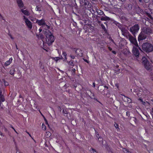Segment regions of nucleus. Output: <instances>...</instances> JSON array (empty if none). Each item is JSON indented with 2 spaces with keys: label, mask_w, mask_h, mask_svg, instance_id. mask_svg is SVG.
I'll return each instance as SVG.
<instances>
[{
  "label": "nucleus",
  "mask_w": 153,
  "mask_h": 153,
  "mask_svg": "<svg viewBox=\"0 0 153 153\" xmlns=\"http://www.w3.org/2000/svg\"><path fill=\"white\" fill-rule=\"evenodd\" d=\"M122 34L127 39H128L131 43L134 45H137L136 40L129 32L128 30L125 27L120 28Z\"/></svg>",
  "instance_id": "obj_1"
},
{
  "label": "nucleus",
  "mask_w": 153,
  "mask_h": 153,
  "mask_svg": "<svg viewBox=\"0 0 153 153\" xmlns=\"http://www.w3.org/2000/svg\"><path fill=\"white\" fill-rule=\"evenodd\" d=\"M43 32L46 36V42L49 45H51L53 42L54 40V36L52 34L51 32L48 30H46L45 31L43 30Z\"/></svg>",
  "instance_id": "obj_2"
},
{
  "label": "nucleus",
  "mask_w": 153,
  "mask_h": 153,
  "mask_svg": "<svg viewBox=\"0 0 153 153\" xmlns=\"http://www.w3.org/2000/svg\"><path fill=\"white\" fill-rule=\"evenodd\" d=\"M142 63L143 65L145 68L148 71H152L153 64L151 62H149L145 57L142 58Z\"/></svg>",
  "instance_id": "obj_3"
},
{
  "label": "nucleus",
  "mask_w": 153,
  "mask_h": 153,
  "mask_svg": "<svg viewBox=\"0 0 153 153\" xmlns=\"http://www.w3.org/2000/svg\"><path fill=\"white\" fill-rule=\"evenodd\" d=\"M143 50L146 52H150L153 51V45L149 43H145L142 45Z\"/></svg>",
  "instance_id": "obj_4"
},
{
  "label": "nucleus",
  "mask_w": 153,
  "mask_h": 153,
  "mask_svg": "<svg viewBox=\"0 0 153 153\" xmlns=\"http://www.w3.org/2000/svg\"><path fill=\"white\" fill-rule=\"evenodd\" d=\"M139 29V25L138 24H136L130 27L129 30L133 35L135 36V34L138 32Z\"/></svg>",
  "instance_id": "obj_5"
},
{
  "label": "nucleus",
  "mask_w": 153,
  "mask_h": 153,
  "mask_svg": "<svg viewBox=\"0 0 153 153\" xmlns=\"http://www.w3.org/2000/svg\"><path fill=\"white\" fill-rule=\"evenodd\" d=\"M80 3L81 5L84 7L85 8H90L92 5L90 2L87 0H80Z\"/></svg>",
  "instance_id": "obj_6"
},
{
  "label": "nucleus",
  "mask_w": 153,
  "mask_h": 153,
  "mask_svg": "<svg viewBox=\"0 0 153 153\" xmlns=\"http://www.w3.org/2000/svg\"><path fill=\"white\" fill-rule=\"evenodd\" d=\"M142 31L147 36L149 35L152 33V30L149 27H144L142 29Z\"/></svg>",
  "instance_id": "obj_7"
},
{
  "label": "nucleus",
  "mask_w": 153,
  "mask_h": 153,
  "mask_svg": "<svg viewBox=\"0 0 153 153\" xmlns=\"http://www.w3.org/2000/svg\"><path fill=\"white\" fill-rule=\"evenodd\" d=\"M147 36L142 31H141V33L139 35L138 37V40L139 41L145 39L147 37Z\"/></svg>",
  "instance_id": "obj_8"
},
{
  "label": "nucleus",
  "mask_w": 153,
  "mask_h": 153,
  "mask_svg": "<svg viewBox=\"0 0 153 153\" xmlns=\"http://www.w3.org/2000/svg\"><path fill=\"white\" fill-rule=\"evenodd\" d=\"M132 52L135 56L138 57L139 56V53L138 48L135 47H134L132 49Z\"/></svg>",
  "instance_id": "obj_9"
},
{
  "label": "nucleus",
  "mask_w": 153,
  "mask_h": 153,
  "mask_svg": "<svg viewBox=\"0 0 153 153\" xmlns=\"http://www.w3.org/2000/svg\"><path fill=\"white\" fill-rule=\"evenodd\" d=\"M36 23L38 24L39 26H44L46 25V23L44 19H42L40 20L36 19Z\"/></svg>",
  "instance_id": "obj_10"
},
{
  "label": "nucleus",
  "mask_w": 153,
  "mask_h": 153,
  "mask_svg": "<svg viewBox=\"0 0 153 153\" xmlns=\"http://www.w3.org/2000/svg\"><path fill=\"white\" fill-rule=\"evenodd\" d=\"M26 24L30 30L32 28V25L31 22L29 20H27V21L25 22Z\"/></svg>",
  "instance_id": "obj_11"
},
{
  "label": "nucleus",
  "mask_w": 153,
  "mask_h": 153,
  "mask_svg": "<svg viewBox=\"0 0 153 153\" xmlns=\"http://www.w3.org/2000/svg\"><path fill=\"white\" fill-rule=\"evenodd\" d=\"M95 9L98 15L100 16H102V15L105 16V14L102 10L100 9H98L96 7L95 8Z\"/></svg>",
  "instance_id": "obj_12"
},
{
  "label": "nucleus",
  "mask_w": 153,
  "mask_h": 153,
  "mask_svg": "<svg viewBox=\"0 0 153 153\" xmlns=\"http://www.w3.org/2000/svg\"><path fill=\"white\" fill-rule=\"evenodd\" d=\"M75 52L77 55H79L80 56H82V51L79 49H76L75 51Z\"/></svg>",
  "instance_id": "obj_13"
},
{
  "label": "nucleus",
  "mask_w": 153,
  "mask_h": 153,
  "mask_svg": "<svg viewBox=\"0 0 153 153\" xmlns=\"http://www.w3.org/2000/svg\"><path fill=\"white\" fill-rule=\"evenodd\" d=\"M17 3L19 7L22 8L24 6V4L22 0H17Z\"/></svg>",
  "instance_id": "obj_14"
},
{
  "label": "nucleus",
  "mask_w": 153,
  "mask_h": 153,
  "mask_svg": "<svg viewBox=\"0 0 153 153\" xmlns=\"http://www.w3.org/2000/svg\"><path fill=\"white\" fill-rule=\"evenodd\" d=\"M100 20L101 21H108V20H110V18H109V17L105 15L104 16H102Z\"/></svg>",
  "instance_id": "obj_15"
},
{
  "label": "nucleus",
  "mask_w": 153,
  "mask_h": 153,
  "mask_svg": "<svg viewBox=\"0 0 153 153\" xmlns=\"http://www.w3.org/2000/svg\"><path fill=\"white\" fill-rule=\"evenodd\" d=\"M101 94H103L104 96L105 97H107L108 98L110 96V94L109 92H108L107 94H105V91L104 90L102 91H101Z\"/></svg>",
  "instance_id": "obj_16"
},
{
  "label": "nucleus",
  "mask_w": 153,
  "mask_h": 153,
  "mask_svg": "<svg viewBox=\"0 0 153 153\" xmlns=\"http://www.w3.org/2000/svg\"><path fill=\"white\" fill-rule=\"evenodd\" d=\"M122 95H123L124 97V100H125L126 99H127V100H125V101L127 102L128 103H131L132 102V100L131 99L128 97L125 96L124 95L122 94Z\"/></svg>",
  "instance_id": "obj_17"
},
{
  "label": "nucleus",
  "mask_w": 153,
  "mask_h": 153,
  "mask_svg": "<svg viewBox=\"0 0 153 153\" xmlns=\"http://www.w3.org/2000/svg\"><path fill=\"white\" fill-rule=\"evenodd\" d=\"M12 58H10L8 61H6L4 65L6 66L9 65L12 62Z\"/></svg>",
  "instance_id": "obj_18"
},
{
  "label": "nucleus",
  "mask_w": 153,
  "mask_h": 153,
  "mask_svg": "<svg viewBox=\"0 0 153 153\" xmlns=\"http://www.w3.org/2000/svg\"><path fill=\"white\" fill-rule=\"evenodd\" d=\"M21 11L22 12L24 13L25 15L28 16L29 15V12L27 10H24L22 9L21 10Z\"/></svg>",
  "instance_id": "obj_19"
},
{
  "label": "nucleus",
  "mask_w": 153,
  "mask_h": 153,
  "mask_svg": "<svg viewBox=\"0 0 153 153\" xmlns=\"http://www.w3.org/2000/svg\"><path fill=\"white\" fill-rule=\"evenodd\" d=\"M15 72V69L14 68H12L10 71V74L13 76L14 75V72Z\"/></svg>",
  "instance_id": "obj_20"
},
{
  "label": "nucleus",
  "mask_w": 153,
  "mask_h": 153,
  "mask_svg": "<svg viewBox=\"0 0 153 153\" xmlns=\"http://www.w3.org/2000/svg\"><path fill=\"white\" fill-rule=\"evenodd\" d=\"M36 10L38 11H41L42 10V6L41 5H38L36 7Z\"/></svg>",
  "instance_id": "obj_21"
},
{
  "label": "nucleus",
  "mask_w": 153,
  "mask_h": 153,
  "mask_svg": "<svg viewBox=\"0 0 153 153\" xmlns=\"http://www.w3.org/2000/svg\"><path fill=\"white\" fill-rule=\"evenodd\" d=\"M62 57H56L55 58H54L53 59L56 62H57L60 59H62Z\"/></svg>",
  "instance_id": "obj_22"
},
{
  "label": "nucleus",
  "mask_w": 153,
  "mask_h": 153,
  "mask_svg": "<svg viewBox=\"0 0 153 153\" xmlns=\"http://www.w3.org/2000/svg\"><path fill=\"white\" fill-rule=\"evenodd\" d=\"M146 14L151 19L152 21H153V18L151 16V15L150 14V13H146Z\"/></svg>",
  "instance_id": "obj_23"
},
{
  "label": "nucleus",
  "mask_w": 153,
  "mask_h": 153,
  "mask_svg": "<svg viewBox=\"0 0 153 153\" xmlns=\"http://www.w3.org/2000/svg\"><path fill=\"white\" fill-rule=\"evenodd\" d=\"M142 104L145 105H149V103L147 102H145L143 101L142 102Z\"/></svg>",
  "instance_id": "obj_24"
},
{
  "label": "nucleus",
  "mask_w": 153,
  "mask_h": 153,
  "mask_svg": "<svg viewBox=\"0 0 153 153\" xmlns=\"http://www.w3.org/2000/svg\"><path fill=\"white\" fill-rule=\"evenodd\" d=\"M0 98L1 101L3 102L4 101L5 99H4V97L3 95L0 96Z\"/></svg>",
  "instance_id": "obj_25"
},
{
  "label": "nucleus",
  "mask_w": 153,
  "mask_h": 153,
  "mask_svg": "<svg viewBox=\"0 0 153 153\" xmlns=\"http://www.w3.org/2000/svg\"><path fill=\"white\" fill-rule=\"evenodd\" d=\"M62 112L63 114H68V112L66 108H64L62 110Z\"/></svg>",
  "instance_id": "obj_26"
},
{
  "label": "nucleus",
  "mask_w": 153,
  "mask_h": 153,
  "mask_svg": "<svg viewBox=\"0 0 153 153\" xmlns=\"http://www.w3.org/2000/svg\"><path fill=\"white\" fill-rule=\"evenodd\" d=\"M2 81L4 82V84L5 86H7L9 84L8 82L6 81L4 79H3Z\"/></svg>",
  "instance_id": "obj_27"
},
{
  "label": "nucleus",
  "mask_w": 153,
  "mask_h": 153,
  "mask_svg": "<svg viewBox=\"0 0 153 153\" xmlns=\"http://www.w3.org/2000/svg\"><path fill=\"white\" fill-rule=\"evenodd\" d=\"M123 151L125 152L126 153H131V152H130L126 148H123Z\"/></svg>",
  "instance_id": "obj_28"
},
{
  "label": "nucleus",
  "mask_w": 153,
  "mask_h": 153,
  "mask_svg": "<svg viewBox=\"0 0 153 153\" xmlns=\"http://www.w3.org/2000/svg\"><path fill=\"white\" fill-rule=\"evenodd\" d=\"M69 64L70 65H71V66H73L74 65V61L73 60H71L69 62Z\"/></svg>",
  "instance_id": "obj_29"
},
{
  "label": "nucleus",
  "mask_w": 153,
  "mask_h": 153,
  "mask_svg": "<svg viewBox=\"0 0 153 153\" xmlns=\"http://www.w3.org/2000/svg\"><path fill=\"white\" fill-rule=\"evenodd\" d=\"M104 87L105 88H106V89H107L108 88V87L106 85L104 86ZM100 88H101L100 89V91L101 92V91H101V90H103V87L102 86V87H100Z\"/></svg>",
  "instance_id": "obj_30"
},
{
  "label": "nucleus",
  "mask_w": 153,
  "mask_h": 153,
  "mask_svg": "<svg viewBox=\"0 0 153 153\" xmlns=\"http://www.w3.org/2000/svg\"><path fill=\"white\" fill-rule=\"evenodd\" d=\"M42 116H43V117L44 118V120L45 122V123L47 125H48L49 126V125L48 123V122L47 121V119H46V118L45 117L42 115Z\"/></svg>",
  "instance_id": "obj_31"
},
{
  "label": "nucleus",
  "mask_w": 153,
  "mask_h": 153,
  "mask_svg": "<svg viewBox=\"0 0 153 153\" xmlns=\"http://www.w3.org/2000/svg\"><path fill=\"white\" fill-rule=\"evenodd\" d=\"M62 54L63 55V56H65V58L66 59H67V57L66 56L67 55V54H66V53L65 51H63L62 52Z\"/></svg>",
  "instance_id": "obj_32"
},
{
  "label": "nucleus",
  "mask_w": 153,
  "mask_h": 153,
  "mask_svg": "<svg viewBox=\"0 0 153 153\" xmlns=\"http://www.w3.org/2000/svg\"><path fill=\"white\" fill-rule=\"evenodd\" d=\"M39 38L42 40H43H43L44 39V36L42 34H39Z\"/></svg>",
  "instance_id": "obj_33"
},
{
  "label": "nucleus",
  "mask_w": 153,
  "mask_h": 153,
  "mask_svg": "<svg viewBox=\"0 0 153 153\" xmlns=\"http://www.w3.org/2000/svg\"><path fill=\"white\" fill-rule=\"evenodd\" d=\"M98 140L99 142H102V143H103V142H102L103 139H102V137H99L98 138Z\"/></svg>",
  "instance_id": "obj_34"
},
{
  "label": "nucleus",
  "mask_w": 153,
  "mask_h": 153,
  "mask_svg": "<svg viewBox=\"0 0 153 153\" xmlns=\"http://www.w3.org/2000/svg\"><path fill=\"white\" fill-rule=\"evenodd\" d=\"M121 19L123 20H125V21H127L128 20V19L126 17H125L124 16H122L121 17Z\"/></svg>",
  "instance_id": "obj_35"
},
{
  "label": "nucleus",
  "mask_w": 153,
  "mask_h": 153,
  "mask_svg": "<svg viewBox=\"0 0 153 153\" xmlns=\"http://www.w3.org/2000/svg\"><path fill=\"white\" fill-rule=\"evenodd\" d=\"M92 151L94 153H98L96 150L93 148H91Z\"/></svg>",
  "instance_id": "obj_36"
},
{
  "label": "nucleus",
  "mask_w": 153,
  "mask_h": 153,
  "mask_svg": "<svg viewBox=\"0 0 153 153\" xmlns=\"http://www.w3.org/2000/svg\"><path fill=\"white\" fill-rule=\"evenodd\" d=\"M42 129H43L44 130H45L46 129V126L43 124H42Z\"/></svg>",
  "instance_id": "obj_37"
},
{
  "label": "nucleus",
  "mask_w": 153,
  "mask_h": 153,
  "mask_svg": "<svg viewBox=\"0 0 153 153\" xmlns=\"http://www.w3.org/2000/svg\"><path fill=\"white\" fill-rule=\"evenodd\" d=\"M146 21H148L150 23V22H151L152 21V20L151 19H149V18H148L147 17H146Z\"/></svg>",
  "instance_id": "obj_38"
},
{
  "label": "nucleus",
  "mask_w": 153,
  "mask_h": 153,
  "mask_svg": "<svg viewBox=\"0 0 153 153\" xmlns=\"http://www.w3.org/2000/svg\"><path fill=\"white\" fill-rule=\"evenodd\" d=\"M114 126H115V127L116 128H117V129L118 128V129H119V127H118L119 125H118V124H117L115 123Z\"/></svg>",
  "instance_id": "obj_39"
},
{
  "label": "nucleus",
  "mask_w": 153,
  "mask_h": 153,
  "mask_svg": "<svg viewBox=\"0 0 153 153\" xmlns=\"http://www.w3.org/2000/svg\"><path fill=\"white\" fill-rule=\"evenodd\" d=\"M46 133L47 134V136H48V137H50L51 136V134L50 132L48 131Z\"/></svg>",
  "instance_id": "obj_40"
},
{
  "label": "nucleus",
  "mask_w": 153,
  "mask_h": 153,
  "mask_svg": "<svg viewBox=\"0 0 153 153\" xmlns=\"http://www.w3.org/2000/svg\"><path fill=\"white\" fill-rule=\"evenodd\" d=\"M23 19H24V20H25V22L27 21V20H29L28 19L26 18L25 16H23Z\"/></svg>",
  "instance_id": "obj_41"
},
{
  "label": "nucleus",
  "mask_w": 153,
  "mask_h": 153,
  "mask_svg": "<svg viewBox=\"0 0 153 153\" xmlns=\"http://www.w3.org/2000/svg\"><path fill=\"white\" fill-rule=\"evenodd\" d=\"M126 115L128 116V117H129L130 116V112H129L127 111L126 112Z\"/></svg>",
  "instance_id": "obj_42"
},
{
  "label": "nucleus",
  "mask_w": 153,
  "mask_h": 153,
  "mask_svg": "<svg viewBox=\"0 0 153 153\" xmlns=\"http://www.w3.org/2000/svg\"><path fill=\"white\" fill-rule=\"evenodd\" d=\"M151 114L152 118L153 119V108H152V110H151V111L150 112Z\"/></svg>",
  "instance_id": "obj_43"
},
{
  "label": "nucleus",
  "mask_w": 153,
  "mask_h": 153,
  "mask_svg": "<svg viewBox=\"0 0 153 153\" xmlns=\"http://www.w3.org/2000/svg\"><path fill=\"white\" fill-rule=\"evenodd\" d=\"M8 35L10 36V37L12 39H14V38L12 36V35H11L10 33H8Z\"/></svg>",
  "instance_id": "obj_44"
},
{
  "label": "nucleus",
  "mask_w": 153,
  "mask_h": 153,
  "mask_svg": "<svg viewBox=\"0 0 153 153\" xmlns=\"http://www.w3.org/2000/svg\"><path fill=\"white\" fill-rule=\"evenodd\" d=\"M101 27H102V28L103 29H104V30L105 29V27L102 24L101 25Z\"/></svg>",
  "instance_id": "obj_45"
},
{
  "label": "nucleus",
  "mask_w": 153,
  "mask_h": 153,
  "mask_svg": "<svg viewBox=\"0 0 153 153\" xmlns=\"http://www.w3.org/2000/svg\"><path fill=\"white\" fill-rule=\"evenodd\" d=\"M70 56L72 59H74L75 58V56L74 55H70Z\"/></svg>",
  "instance_id": "obj_46"
},
{
  "label": "nucleus",
  "mask_w": 153,
  "mask_h": 153,
  "mask_svg": "<svg viewBox=\"0 0 153 153\" xmlns=\"http://www.w3.org/2000/svg\"><path fill=\"white\" fill-rule=\"evenodd\" d=\"M58 108L59 110L60 111H61L62 109L61 108L60 106L58 107Z\"/></svg>",
  "instance_id": "obj_47"
},
{
  "label": "nucleus",
  "mask_w": 153,
  "mask_h": 153,
  "mask_svg": "<svg viewBox=\"0 0 153 153\" xmlns=\"http://www.w3.org/2000/svg\"><path fill=\"white\" fill-rule=\"evenodd\" d=\"M26 132H27V133L28 134H29V136L31 137V138L33 139V137H32V136H31L30 134L28 132H27V131H26Z\"/></svg>",
  "instance_id": "obj_48"
},
{
  "label": "nucleus",
  "mask_w": 153,
  "mask_h": 153,
  "mask_svg": "<svg viewBox=\"0 0 153 153\" xmlns=\"http://www.w3.org/2000/svg\"><path fill=\"white\" fill-rule=\"evenodd\" d=\"M45 26H46L47 27V29H49L50 28V27L49 26H48L46 24L45 25Z\"/></svg>",
  "instance_id": "obj_49"
},
{
  "label": "nucleus",
  "mask_w": 153,
  "mask_h": 153,
  "mask_svg": "<svg viewBox=\"0 0 153 153\" xmlns=\"http://www.w3.org/2000/svg\"><path fill=\"white\" fill-rule=\"evenodd\" d=\"M72 72H74V73H75L76 71V70L75 68H74L72 69Z\"/></svg>",
  "instance_id": "obj_50"
},
{
  "label": "nucleus",
  "mask_w": 153,
  "mask_h": 153,
  "mask_svg": "<svg viewBox=\"0 0 153 153\" xmlns=\"http://www.w3.org/2000/svg\"><path fill=\"white\" fill-rule=\"evenodd\" d=\"M10 127H11V128H12V129H13L14 130V131H15L16 133H17V132H16V130H15V129L14 128H13V127L12 126V125H10Z\"/></svg>",
  "instance_id": "obj_51"
},
{
  "label": "nucleus",
  "mask_w": 153,
  "mask_h": 153,
  "mask_svg": "<svg viewBox=\"0 0 153 153\" xmlns=\"http://www.w3.org/2000/svg\"><path fill=\"white\" fill-rule=\"evenodd\" d=\"M108 49L110 51H112V49L110 47H108Z\"/></svg>",
  "instance_id": "obj_52"
},
{
  "label": "nucleus",
  "mask_w": 153,
  "mask_h": 153,
  "mask_svg": "<svg viewBox=\"0 0 153 153\" xmlns=\"http://www.w3.org/2000/svg\"><path fill=\"white\" fill-rule=\"evenodd\" d=\"M100 137H99V135L98 134H96V137L98 139V138Z\"/></svg>",
  "instance_id": "obj_53"
},
{
  "label": "nucleus",
  "mask_w": 153,
  "mask_h": 153,
  "mask_svg": "<svg viewBox=\"0 0 153 153\" xmlns=\"http://www.w3.org/2000/svg\"><path fill=\"white\" fill-rule=\"evenodd\" d=\"M115 85L116 87H117V88H118L119 87V85L118 84L116 83L115 84Z\"/></svg>",
  "instance_id": "obj_54"
},
{
  "label": "nucleus",
  "mask_w": 153,
  "mask_h": 153,
  "mask_svg": "<svg viewBox=\"0 0 153 153\" xmlns=\"http://www.w3.org/2000/svg\"><path fill=\"white\" fill-rule=\"evenodd\" d=\"M112 51V52L114 54H116V52L115 51Z\"/></svg>",
  "instance_id": "obj_55"
},
{
  "label": "nucleus",
  "mask_w": 153,
  "mask_h": 153,
  "mask_svg": "<svg viewBox=\"0 0 153 153\" xmlns=\"http://www.w3.org/2000/svg\"><path fill=\"white\" fill-rule=\"evenodd\" d=\"M13 142H14V143H15V145H16V143L15 142V140L14 138V137H13Z\"/></svg>",
  "instance_id": "obj_56"
},
{
  "label": "nucleus",
  "mask_w": 153,
  "mask_h": 153,
  "mask_svg": "<svg viewBox=\"0 0 153 153\" xmlns=\"http://www.w3.org/2000/svg\"><path fill=\"white\" fill-rule=\"evenodd\" d=\"M138 100L140 101L141 102L143 101V100L140 98H139Z\"/></svg>",
  "instance_id": "obj_57"
},
{
  "label": "nucleus",
  "mask_w": 153,
  "mask_h": 153,
  "mask_svg": "<svg viewBox=\"0 0 153 153\" xmlns=\"http://www.w3.org/2000/svg\"><path fill=\"white\" fill-rule=\"evenodd\" d=\"M2 94V92L1 90H0V96L1 95H3Z\"/></svg>",
  "instance_id": "obj_58"
},
{
  "label": "nucleus",
  "mask_w": 153,
  "mask_h": 153,
  "mask_svg": "<svg viewBox=\"0 0 153 153\" xmlns=\"http://www.w3.org/2000/svg\"><path fill=\"white\" fill-rule=\"evenodd\" d=\"M70 48L71 49H74V50H76V48H73L72 47H70Z\"/></svg>",
  "instance_id": "obj_59"
},
{
  "label": "nucleus",
  "mask_w": 153,
  "mask_h": 153,
  "mask_svg": "<svg viewBox=\"0 0 153 153\" xmlns=\"http://www.w3.org/2000/svg\"><path fill=\"white\" fill-rule=\"evenodd\" d=\"M42 29H41V28H40L39 30V33L41 32L42 31Z\"/></svg>",
  "instance_id": "obj_60"
},
{
  "label": "nucleus",
  "mask_w": 153,
  "mask_h": 153,
  "mask_svg": "<svg viewBox=\"0 0 153 153\" xmlns=\"http://www.w3.org/2000/svg\"><path fill=\"white\" fill-rule=\"evenodd\" d=\"M115 71H116L117 72H119L120 71V69H118L117 70H115Z\"/></svg>",
  "instance_id": "obj_61"
},
{
  "label": "nucleus",
  "mask_w": 153,
  "mask_h": 153,
  "mask_svg": "<svg viewBox=\"0 0 153 153\" xmlns=\"http://www.w3.org/2000/svg\"><path fill=\"white\" fill-rule=\"evenodd\" d=\"M0 135L1 136H4V135H3L2 133L0 131Z\"/></svg>",
  "instance_id": "obj_62"
},
{
  "label": "nucleus",
  "mask_w": 153,
  "mask_h": 153,
  "mask_svg": "<svg viewBox=\"0 0 153 153\" xmlns=\"http://www.w3.org/2000/svg\"><path fill=\"white\" fill-rule=\"evenodd\" d=\"M93 87H95V83L94 82H93Z\"/></svg>",
  "instance_id": "obj_63"
},
{
  "label": "nucleus",
  "mask_w": 153,
  "mask_h": 153,
  "mask_svg": "<svg viewBox=\"0 0 153 153\" xmlns=\"http://www.w3.org/2000/svg\"><path fill=\"white\" fill-rule=\"evenodd\" d=\"M90 97L91 98V99H94V95H93V96L92 97Z\"/></svg>",
  "instance_id": "obj_64"
}]
</instances>
